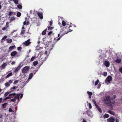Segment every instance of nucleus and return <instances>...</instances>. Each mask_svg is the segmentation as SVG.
<instances>
[{
  "label": "nucleus",
  "mask_w": 122,
  "mask_h": 122,
  "mask_svg": "<svg viewBox=\"0 0 122 122\" xmlns=\"http://www.w3.org/2000/svg\"><path fill=\"white\" fill-rule=\"evenodd\" d=\"M69 28L68 26H67H67H66V27L62 28L60 32L61 35H60V34H58V36L59 38L56 37L55 38V40L56 41H58L63 35L67 34L69 32L71 31H72V29H70V28Z\"/></svg>",
  "instance_id": "nucleus-1"
},
{
  "label": "nucleus",
  "mask_w": 122,
  "mask_h": 122,
  "mask_svg": "<svg viewBox=\"0 0 122 122\" xmlns=\"http://www.w3.org/2000/svg\"><path fill=\"white\" fill-rule=\"evenodd\" d=\"M30 68V66H26L23 68L22 70V73H27V71L29 70Z\"/></svg>",
  "instance_id": "nucleus-2"
},
{
  "label": "nucleus",
  "mask_w": 122,
  "mask_h": 122,
  "mask_svg": "<svg viewBox=\"0 0 122 122\" xmlns=\"http://www.w3.org/2000/svg\"><path fill=\"white\" fill-rule=\"evenodd\" d=\"M30 39H29L25 41L24 42H23V45L25 46H27L29 45L31 43V42H30Z\"/></svg>",
  "instance_id": "nucleus-3"
},
{
  "label": "nucleus",
  "mask_w": 122,
  "mask_h": 122,
  "mask_svg": "<svg viewBox=\"0 0 122 122\" xmlns=\"http://www.w3.org/2000/svg\"><path fill=\"white\" fill-rule=\"evenodd\" d=\"M111 100V98L109 96H106L103 99L102 102H104V103H106L105 102L110 101Z\"/></svg>",
  "instance_id": "nucleus-4"
},
{
  "label": "nucleus",
  "mask_w": 122,
  "mask_h": 122,
  "mask_svg": "<svg viewBox=\"0 0 122 122\" xmlns=\"http://www.w3.org/2000/svg\"><path fill=\"white\" fill-rule=\"evenodd\" d=\"M115 118L112 117H111L107 120V122H114L115 121Z\"/></svg>",
  "instance_id": "nucleus-5"
},
{
  "label": "nucleus",
  "mask_w": 122,
  "mask_h": 122,
  "mask_svg": "<svg viewBox=\"0 0 122 122\" xmlns=\"http://www.w3.org/2000/svg\"><path fill=\"white\" fill-rule=\"evenodd\" d=\"M112 77L110 76H108L107 78L106 81V82H110L112 81Z\"/></svg>",
  "instance_id": "nucleus-6"
},
{
  "label": "nucleus",
  "mask_w": 122,
  "mask_h": 122,
  "mask_svg": "<svg viewBox=\"0 0 122 122\" xmlns=\"http://www.w3.org/2000/svg\"><path fill=\"white\" fill-rule=\"evenodd\" d=\"M41 58V62H43L44 61L46 60V58L45 56H43V55H42L40 57Z\"/></svg>",
  "instance_id": "nucleus-7"
},
{
  "label": "nucleus",
  "mask_w": 122,
  "mask_h": 122,
  "mask_svg": "<svg viewBox=\"0 0 122 122\" xmlns=\"http://www.w3.org/2000/svg\"><path fill=\"white\" fill-rule=\"evenodd\" d=\"M17 54V52L16 51H14L10 53V55L12 57H14Z\"/></svg>",
  "instance_id": "nucleus-8"
},
{
  "label": "nucleus",
  "mask_w": 122,
  "mask_h": 122,
  "mask_svg": "<svg viewBox=\"0 0 122 122\" xmlns=\"http://www.w3.org/2000/svg\"><path fill=\"white\" fill-rule=\"evenodd\" d=\"M16 47L15 45L11 46H10L9 48L8 52H10V51H12L13 49H15Z\"/></svg>",
  "instance_id": "nucleus-9"
},
{
  "label": "nucleus",
  "mask_w": 122,
  "mask_h": 122,
  "mask_svg": "<svg viewBox=\"0 0 122 122\" xmlns=\"http://www.w3.org/2000/svg\"><path fill=\"white\" fill-rule=\"evenodd\" d=\"M104 64L105 66L107 67H109V66L110 63L108 61H105L104 62Z\"/></svg>",
  "instance_id": "nucleus-10"
},
{
  "label": "nucleus",
  "mask_w": 122,
  "mask_h": 122,
  "mask_svg": "<svg viewBox=\"0 0 122 122\" xmlns=\"http://www.w3.org/2000/svg\"><path fill=\"white\" fill-rule=\"evenodd\" d=\"M16 14V13L15 12H14L13 11H10L8 13V15L9 16L14 15H15Z\"/></svg>",
  "instance_id": "nucleus-11"
},
{
  "label": "nucleus",
  "mask_w": 122,
  "mask_h": 122,
  "mask_svg": "<svg viewBox=\"0 0 122 122\" xmlns=\"http://www.w3.org/2000/svg\"><path fill=\"white\" fill-rule=\"evenodd\" d=\"M69 23L68 22H66V23L64 21H63L62 22V25L64 26H65L66 25H67V26L69 25Z\"/></svg>",
  "instance_id": "nucleus-12"
},
{
  "label": "nucleus",
  "mask_w": 122,
  "mask_h": 122,
  "mask_svg": "<svg viewBox=\"0 0 122 122\" xmlns=\"http://www.w3.org/2000/svg\"><path fill=\"white\" fill-rule=\"evenodd\" d=\"M37 14L38 15L39 17L41 19H42L43 18V16L39 12H38Z\"/></svg>",
  "instance_id": "nucleus-13"
},
{
  "label": "nucleus",
  "mask_w": 122,
  "mask_h": 122,
  "mask_svg": "<svg viewBox=\"0 0 122 122\" xmlns=\"http://www.w3.org/2000/svg\"><path fill=\"white\" fill-rule=\"evenodd\" d=\"M17 99V96H15L13 98L8 100V101L10 102H14L15 101L16 99Z\"/></svg>",
  "instance_id": "nucleus-14"
},
{
  "label": "nucleus",
  "mask_w": 122,
  "mask_h": 122,
  "mask_svg": "<svg viewBox=\"0 0 122 122\" xmlns=\"http://www.w3.org/2000/svg\"><path fill=\"white\" fill-rule=\"evenodd\" d=\"M18 87V86H15L12 88H11L10 90V92H13V90L17 88Z\"/></svg>",
  "instance_id": "nucleus-15"
},
{
  "label": "nucleus",
  "mask_w": 122,
  "mask_h": 122,
  "mask_svg": "<svg viewBox=\"0 0 122 122\" xmlns=\"http://www.w3.org/2000/svg\"><path fill=\"white\" fill-rule=\"evenodd\" d=\"M70 24H70L69 25V26L68 28H70V29H72V26H73L74 27H76V25H73L71 23H70Z\"/></svg>",
  "instance_id": "nucleus-16"
},
{
  "label": "nucleus",
  "mask_w": 122,
  "mask_h": 122,
  "mask_svg": "<svg viewBox=\"0 0 122 122\" xmlns=\"http://www.w3.org/2000/svg\"><path fill=\"white\" fill-rule=\"evenodd\" d=\"M109 102H108L106 103H105L108 106H111L113 104L110 101H109Z\"/></svg>",
  "instance_id": "nucleus-17"
},
{
  "label": "nucleus",
  "mask_w": 122,
  "mask_h": 122,
  "mask_svg": "<svg viewBox=\"0 0 122 122\" xmlns=\"http://www.w3.org/2000/svg\"><path fill=\"white\" fill-rule=\"evenodd\" d=\"M21 67L20 66H18L14 71V72H17L18 71L20 70Z\"/></svg>",
  "instance_id": "nucleus-18"
},
{
  "label": "nucleus",
  "mask_w": 122,
  "mask_h": 122,
  "mask_svg": "<svg viewBox=\"0 0 122 122\" xmlns=\"http://www.w3.org/2000/svg\"><path fill=\"white\" fill-rule=\"evenodd\" d=\"M108 112L110 114L113 115H114L115 114V113L114 112L112 111L111 110L108 111Z\"/></svg>",
  "instance_id": "nucleus-19"
},
{
  "label": "nucleus",
  "mask_w": 122,
  "mask_h": 122,
  "mask_svg": "<svg viewBox=\"0 0 122 122\" xmlns=\"http://www.w3.org/2000/svg\"><path fill=\"white\" fill-rule=\"evenodd\" d=\"M115 62L117 63H120L121 62V59H117L115 60Z\"/></svg>",
  "instance_id": "nucleus-20"
},
{
  "label": "nucleus",
  "mask_w": 122,
  "mask_h": 122,
  "mask_svg": "<svg viewBox=\"0 0 122 122\" xmlns=\"http://www.w3.org/2000/svg\"><path fill=\"white\" fill-rule=\"evenodd\" d=\"M8 103L7 102H5L2 105V107L4 108H5L6 107V104Z\"/></svg>",
  "instance_id": "nucleus-21"
},
{
  "label": "nucleus",
  "mask_w": 122,
  "mask_h": 122,
  "mask_svg": "<svg viewBox=\"0 0 122 122\" xmlns=\"http://www.w3.org/2000/svg\"><path fill=\"white\" fill-rule=\"evenodd\" d=\"M47 29L44 30L42 32V34L43 35H45L46 34Z\"/></svg>",
  "instance_id": "nucleus-22"
},
{
  "label": "nucleus",
  "mask_w": 122,
  "mask_h": 122,
  "mask_svg": "<svg viewBox=\"0 0 122 122\" xmlns=\"http://www.w3.org/2000/svg\"><path fill=\"white\" fill-rule=\"evenodd\" d=\"M97 108V109L100 112H102V111L101 109L99 107L98 105H97L96 107Z\"/></svg>",
  "instance_id": "nucleus-23"
},
{
  "label": "nucleus",
  "mask_w": 122,
  "mask_h": 122,
  "mask_svg": "<svg viewBox=\"0 0 122 122\" xmlns=\"http://www.w3.org/2000/svg\"><path fill=\"white\" fill-rule=\"evenodd\" d=\"M33 75L32 73H30L29 75L28 79H30L32 78Z\"/></svg>",
  "instance_id": "nucleus-24"
},
{
  "label": "nucleus",
  "mask_w": 122,
  "mask_h": 122,
  "mask_svg": "<svg viewBox=\"0 0 122 122\" xmlns=\"http://www.w3.org/2000/svg\"><path fill=\"white\" fill-rule=\"evenodd\" d=\"M13 95V94H10L8 97H5V99H6V100H7V99H9L10 98H11L12 97H11L10 96Z\"/></svg>",
  "instance_id": "nucleus-25"
},
{
  "label": "nucleus",
  "mask_w": 122,
  "mask_h": 122,
  "mask_svg": "<svg viewBox=\"0 0 122 122\" xmlns=\"http://www.w3.org/2000/svg\"><path fill=\"white\" fill-rule=\"evenodd\" d=\"M12 72H10L6 76V78H8L9 77L11 76L12 75Z\"/></svg>",
  "instance_id": "nucleus-26"
},
{
  "label": "nucleus",
  "mask_w": 122,
  "mask_h": 122,
  "mask_svg": "<svg viewBox=\"0 0 122 122\" xmlns=\"http://www.w3.org/2000/svg\"><path fill=\"white\" fill-rule=\"evenodd\" d=\"M109 117V115L107 114H105L103 116V117L104 118H108Z\"/></svg>",
  "instance_id": "nucleus-27"
},
{
  "label": "nucleus",
  "mask_w": 122,
  "mask_h": 122,
  "mask_svg": "<svg viewBox=\"0 0 122 122\" xmlns=\"http://www.w3.org/2000/svg\"><path fill=\"white\" fill-rule=\"evenodd\" d=\"M7 65L6 63L3 64L1 65V67L3 69H4L5 68V66Z\"/></svg>",
  "instance_id": "nucleus-28"
},
{
  "label": "nucleus",
  "mask_w": 122,
  "mask_h": 122,
  "mask_svg": "<svg viewBox=\"0 0 122 122\" xmlns=\"http://www.w3.org/2000/svg\"><path fill=\"white\" fill-rule=\"evenodd\" d=\"M7 42L8 43H11L12 41V40L11 39H7Z\"/></svg>",
  "instance_id": "nucleus-29"
},
{
  "label": "nucleus",
  "mask_w": 122,
  "mask_h": 122,
  "mask_svg": "<svg viewBox=\"0 0 122 122\" xmlns=\"http://www.w3.org/2000/svg\"><path fill=\"white\" fill-rule=\"evenodd\" d=\"M20 95V94L19 93V94H17L16 95V96H17V99L19 101V96Z\"/></svg>",
  "instance_id": "nucleus-30"
},
{
  "label": "nucleus",
  "mask_w": 122,
  "mask_h": 122,
  "mask_svg": "<svg viewBox=\"0 0 122 122\" xmlns=\"http://www.w3.org/2000/svg\"><path fill=\"white\" fill-rule=\"evenodd\" d=\"M38 63L37 61H34L33 62V65L34 66L36 65Z\"/></svg>",
  "instance_id": "nucleus-31"
},
{
  "label": "nucleus",
  "mask_w": 122,
  "mask_h": 122,
  "mask_svg": "<svg viewBox=\"0 0 122 122\" xmlns=\"http://www.w3.org/2000/svg\"><path fill=\"white\" fill-rule=\"evenodd\" d=\"M87 93L88 94L89 96H91L92 95V92L89 91L87 92Z\"/></svg>",
  "instance_id": "nucleus-32"
},
{
  "label": "nucleus",
  "mask_w": 122,
  "mask_h": 122,
  "mask_svg": "<svg viewBox=\"0 0 122 122\" xmlns=\"http://www.w3.org/2000/svg\"><path fill=\"white\" fill-rule=\"evenodd\" d=\"M5 85L6 87H7L10 86V84L9 83V82H7L5 84Z\"/></svg>",
  "instance_id": "nucleus-33"
},
{
  "label": "nucleus",
  "mask_w": 122,
  "mask_h": 122,
  "mask_svg": "<svg viewBox=\"0 0 122 122\" xmlns=\"http://www.w3.org/2000/svg\"><path fill=\"white\" fill-rule=\"evenodd\" d=\"M10 92H6L4 94V96L5 97L7 96L8 95V94Z\"/></svg>",
  "instance_id": "nucleus-34"
},
{
  "label": "nucleus",
  "mask_w": 122,
  "mask_h": 122,
  "mask_svg": "<svg viewBox=\"0 0 122 122\" xmlns=\"http://www.w3.org/2000/svg\"><path fill=\"white\" fill-rule=\"evenodd\" d=\"M21 13L20 12H17V16L18 17H20L21 15Z\"/></svg>",
  "instance_id": "nucleus-35"
},
{
  "label": "nucleus",
  "mask_w": 122,
  "mask_h": 122,
  "mask_svg": "<svg viewBox=\"0 0 122 122\" xmlns=\"http://www.w3.org/2000/svg\"><path fill=\"white\" fill-rule=\"evenodd\" d=\"M18 8L20 9H21L22 8V6L20 5L19 4L17 5Z\"/></svg>",
  "instance_id": "nucleus-36"
},
{
  "label": "nucleus",
  "mask_w": 122,
  "mask_h": 122,
  "mask_svg": "<svg viewBox=\"0 0 122 122\" xmlns=\"http://www.w3.org/2000/svg\"><path fill=\"white\" fill-rule=\"evenodd\" d=\"M14 2L15 4L17 5L18 4V2L17 0H12Z\"/></svg>",
  "instance_id": "nucleus-37"
},
{
  "label": "nucleus",
  "mask_w": 122,
  "mask_h": 122,
  "mask_svg": "<svg viewBox=\"0 0 122 122\" xmlns=\"http://www.w3.org/2000/svg\"><path fill=\"white\" fill-rule=\"evenodd\" d=\"M99 80L98 79H97L96 81L95 82V85L96 86L97 85L99 82Z\"/></svg>",
  "instance_id": "nucleus-38"
},
{
  "label": "nucleus",
  "mask_w": 122,
  "mask_h": 122,
  "mask_svg": "<svg viewBox=\"0 0 122 122\" xmlns=\"http://www.w3.org/2000/svg\"><path fill=\"white\" fill-rule=\"evenodd\" d=\"M9 22H6V25L5 26V27H6V28H8L9 27Z\"/></svg>",
  "instance_id": "nucleus-39"
},
{
  "label": "nucleus",
  "mask_w": 122,
  "mask_h": 122,
  "mask_svg": "<svg viewBox=\"0 0 122 122\" xmlns=\"http://www.w3.org/2000/svg\"><path fill=\"white\" fill-rule=\"evenodd\" d=\"M12 94H13V95H12L11 96H10L11 97H12V98H13V97H14H14L15 96H16V93H12Z\"/></svg>",
  "instance_id": "nucleus-40"
},
{
  "label": "nucleus",
  "mask_w": 122,
  "mask_h": 122,
  "mask_svg": "<svg viewBox=\"0 0 122 122\" xmlns=\"http://www.w3.org/2000/svg\"><path fill=\"white\" fill-rule=\"evenodd\" d=\"M35 58H36V57L35 56H33V57H32L31 58L30 61H32L34 60L35 59Z\"/></svg>",
  "instance_id": "nucleus-41"
},
{
  "label": "nucleus",
  "mask_w": 122,
  "mask_h": 122,
  "mask_svg": "<svg viewBox=\"0 0 122 122\" xmlns=\"http://www.w3.org/2000/svg\"><path fill=\"white\" fill-rule=\"evenodd\" d=\"M53 28V27H51L49 26L48 28V29L49 30H51Z\"/></svg>",
  "instance_id": "nucleus-42"
},
{
  "label": "nucleus",
  "mask_w": 122,
  "mask_h": 122,
  "mask_svg": "<svg viewBox=\"0 0 122 122\" xmlns=\"http://www.w3.org/2000/svg\"><path fill=\"white\" fill-rule=\"evenodd\" d=\"M19 82V80H15V81L13 83V84H16L17 83H18Z\"/></svg>",
  "instance_id": "nucleus-43"
},
{
  "label": "nucleus",
  "mask_w": 122,
  "mask_h": 122,
  "mask_svg": "<svg viewBox=\"0 0 122 122\" xmlns=\"http://www.w3.org/2000/svg\"><path fill=\"white\" fill-rule=\"evenodd\" d=\"M103 74L104 76H106L107 75V72H104L103 73Z\"/></svg>",
  "instance_id": "nucleus-44"
},
{
  "label": "nucleus",
  "mask_w": 122,
  "mask_h": 122,
  "mask_svg": "<svg viewBox=\"0 0 122 122\" xmlns=\"http://www.w3.org/2000/svg\"><path fill=\"white\" fill-rule=\"evenodd\" d=\"M15 17L14 16H12L11 17V20H14L15 19Z\"/></svg>",
  "instance_id": "nucleus-45"
},
{
  "label": "nucleus",
  "mask_w": 122,
  "mask_h": 122,
  "mask_svg": "<svg viewBox=\"0 0 122 122\" xmlns=\"http://www.w3.org/2000/svg\"><path fill=\"white\" fill-rule=\"evenodd\" d=\"M89 107L90 109H91L92 108V106L91 104L90 103H89L88 104Z\"/></svg>",
  "instance_id": "nucleus-46"
},
{
  "label": "nucleus",
  "mask_w": 122,
  "mask_h": 122,
  "mask_svg": "<svg viewBox=\"0 0 122 122\" xmlns=\"http://www.w3.org/2000/svg\"><path fill=\"white\" fill-rule=\"evenodd\" d=\"M14 111L11 108H9V112H13Z\"/></svg>",
  "instance_id": "nucleus-47"
},
{
  "label": "nucleus",
  "mask_w": 122,
  "mask_h": 122,
  "mask_svg": "<svg viewBox=\"0 0 122 122\" xmlns=\"http://www.w3.org/2000/svg\"><path fill=\"white\" fill-rule=\"evenodd\" d=\"M52 33V31H50L48 33V35L49 36Z\"/></svg>",
  "instance_id": "nucleus-48"
},
{
  "label": "nucleus",
  "mask_w": 122,
  "mask_h": 122,
  "mask_svg": "<svg viewBox=\"0 0 122 122\" xmlns=\"http://www.w3.org/2000/svg\"><path fill=\"white\" fill-rule=\"evenodd\" d=\"M22 49V48L20 47H17V49L19 51H20Z\"/></svg>",
  "instance_id": "nucleus-49"
},
{
  "label": "nucleus",
  "mask_w": 122,
  "mask_h": 122,
  "mask_svg": "<svg viewBox=\"0 0 122 122\" xmlns=\"http://www.w3.org/2000/svg\"><path fill=\"white\" fill-rule=\"evenodd\" d=\"M25 30H23L21 31L20 34H21L23 35L25 33Z\"/></svg>",
  "instance_id": "nucleus-50"
},
{
  "label": "nucleus",
  "mask_w": 122,
  "mask_h": 122,
  "mask_svg": "<svg viewBox=\"0 0 122 122\" xmlns=\"http://www.w3.org/2000/svg\"><path fill=\"white\" fill-rule=\"evenodd\" d=\"M93 102H94L95 106H96H96L97 105H97L96 104V101L94 100H93Z\"/></svg>",
  "instance_id": "nucleus-51"
},
{
  "label": "nucleus",
  "mask_w": 122,
  "mask_h": 122,
  "mask_svg": "<svg viewBox=\"0 0 122 122\" xmlns=\"http://www.w3.org/2000/svg\"><path fill=\"white\" fill-rule=\"evenodd\" d=\"M6 38H7V36H4V37H3V38H2V40H5V39H6Z\"/></svg>",
  "instance_id": "nucleus-52"
},
{
  "label": "nucleus",
  "mask_w": 122,
  "mask_h": 122,
  "mask_svg": "<svg viewBox=\"0 0 122 122\" xmlns=\"http://www.w3.org/2000/svg\"><path fill=\"white\" fill-rule=\"evenodd\" d=\"M119 71L122 73V67H121L119 69Z\"/></svg>",
  "instance_id": "nucleus-53"
},
{
  "label": "nucleus",
  "mask_w": 122,
  "mask_h": 122,
  "mask_svg": "<svg viewBox=\"0 0 122 122\" xmlns=\"http://www.w3.org/2000/svg\"><path fill=\"white\" fill-rule=\"evenodd\" d=\"M7 29V28H6V27H5L2 28V30H6Z\"/></svg>",
  "instance_id": "nucleus-54"
},
{
  "label": "nucleus",
  "mask_w": 122,
  "mask_h": 122,
  "mask_svg": "<svg viewBox=\"0 0 122 122\" xmlns=\"http://www.w3.org/2000/svg\"><path fill=\"white\" fill-rule=\"evenodd\" d=\"M9 83H10V84H11L12 82V80H10L9 81Z\"/></svg>",
  "instance_id": "nucleus-55"
},
{
  "label": "nucleus",
  "mask_w": 122,
  "mask_h": 122,
  "mask_svg": "<svg viewBox=\"0 0 122 122\" xmlns=\"http://www.w3.org/2000/svg\"><path fill=\"white\" fill-rule=\"evenodd\" d=\"M52 22L51 21H50V25H49L50 26H51L52 24Z\"/></svg>",
  "instance_id": "nucleus-56"
},
{
  "label": "nucleus",
  "mask_w": 122,
  "mask_h": 122,
  "mask_svg": "<svg viewBox=\"0 0 122 122\" xmlns=\"http://www.w3.org/2000/svg\"><path fill=\"white\" fill-rule=\"evenodd\" d=\"M115 121L116 122H119V120L117 118H116L115 119Z\"/></svg>",
  "instance_id": "nucleus-57"
},
{
  "label": "nucleus",
  "mask_w": 122,
  "mask_h": 122,
  "mask_svg": "<svg viewBox=\"0 0 122 122\" xmlns=\"http://www.w3.org/2000/svg\"><path fill=\"white\" fill-rule=\"evenodd\" d=\"M2 99L3 98L2 97H1L0 98V103L2 102Z\"/></svg>",
  "instance_id": "nucleus-58"
},
{
  "label": "nucleus",
  "mask_w": 122,
  "mask_h": 122,
  "mask_svg": "<svg viewBox=\"0 0 122 122\" xmlns=\"http://www.w3.org/2000/svg\"><path fill=\"white\" fill-rule=\"evenodd\" d=\"M20 95H20V98H22V97L23 96V94H20Z\"/></svg>",
  "instance_id": "nucleus-59"
},
{
  "label": "nucleus",
  "mask_w": 122,
  "mask_h": 122,
  "mask_svg": "<svg viewBox=\"0 0 122 122\" xmlns=\"http://www.w3.org/2000/svg\"><path fill=\"white\" fill-rule=\"evenodd\" d=\"M15 61H13L11 63V64L12 65H13L15 64Z\"/></svg>",
  "instance_id": "nucleus-60"
},
{
  "label": "nucleus",
  "mask_w": 122,
  "mask_h": 122,
  "mask_svg": "<svg viewBox=\"0 0 122 122\" xmlns=\"http://www.w3.org/2000/svg\"><path fill=\"white\" fill-rule=\"evenodd\" d=\"M26 24V22L25 21H24L23 22V24L24 25H25Z\"/></svg>",
  "instance_id": "nucleus-61"
},
{
  "label": "nucleus",
  "mask_w": 122,
  "mask_h": 122,
  "mask_svg": "<svg viewBox=\"0 0 122 122\" xmlns=\"http://www.w3.org/2000/svg\"><path fill=\"white\" fill-rule=\"evenodd\" d=\"M26 23L27 25H28L29 24V21H27V22H26Z\"/></svg>",
  "instance_id": "nucleus-62"
},
{
  "label": "nucleus",
  "mask_w": 122,
  "mask_h": 122,
  "mask_svg": "<svg viewBox=\"0 0 122 122\" xmlns=\"http://www.w3.org/2000/svg\"><path fill=\"white\" fill-rule=\"evenodd\" d=\"M45 55H47V51H45Z\"/></svg>",
  "instance_id": "nucleus-63"
},
{
  "label": "nucleus",
  "mask_w": 122,
  "mask_h": 122,
  "mask_svg": "<svg viewBox=\"0 0 122 122\" xmlns=\"http://www.w3.org/2000/svg\"><path fill=\"white\" fill-rule=\"evenodd\" d=\"M100 86H101V85L100 84H99L98 86V88H100Z\"/></svg>",
  "instance_id": "nucleus-64"
}]
</instances>
